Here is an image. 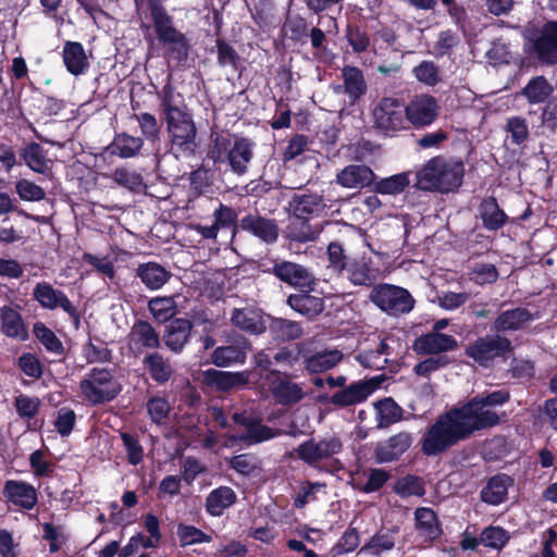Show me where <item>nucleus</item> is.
<instances>
[{
  "mask_svg": "<svg viewBox=\"0 0 557 557\" xmlns=\"http://www.w3.org/2000/svg\"><path fill=\"white\" fill-rule=\"evenodd\" d=\"M383 382L381 376L368 381H359L336 392L331 401L338 407H348L364 401Z\"/></svg>",
  "mask_w": 557,
  "mask_h": 557,
  "instance_id": "11",
  "label": "nucleus"
},
{
  "mask_svg": "<svg viewBox=\"0 0 557 557\" xmlns=\"http://www.w3.org/2000/svg\"><path fill=\"white\" fill-rule=\"evenodd\" d=\"M191 323L186 319L172 321L163 335V341L173 352H181L189 339Z\"/></svg>",
  "mask_w": 557,
  "mask_h": 557,
  "instance_id": "29",
  "label": "nucleus"
},
{
  "mask_svg": "<svg viewBox=\"0 0 557 557\" xmlns=\"http://www.w3.org/2000/svg\"><path fill=\"white\" fill-rule=\"evenodd\" d=\"M394 491L400 497L422 496L424 494L421 480L411 475L399 479L395 483Z\"/></svg>",
  "mask_w": 557,
  "mask_h": 557,
  "instance_id": "56",
  "label": "nucleus"
},
{
  "mask_svg": "<svg viewBox=\"0 0 557 557\" xmlns=\"http://www.w3.org/2000/svg\"><path fill=\"white\" fill-rule=\"evenodd\" d=\"M412 437L407 432L391 436L387 441L379 443L375 447V459L379 463L391 462L398 459L411 445Z\"/></svg>",
  "mask_w": 557,
  "mask_h": 557,
  "instance_id": "21",
  "label": "nucleus"
},
{
  "mask_svg": "<svg viewBox=\"0 0 557 557\" xmlns=\"http://www.w3.org/2000/svg\"><path fill=\"white\" fill-rule=\"evenodd\" d=\"M240 227L267 244H273L278 237L277 223L260 214H248L240 220Z\"/></svg>",
  "mask_w": 557,
  "mask_h": 557,
  "instance_id": "16",
  "label": "nucleus"
},
{
  "mask_svg": "<svg viewBox=\"0 0 557 557\" xmlns=\"http://www.w3.org/2000/svg\"><path fill=\"white\" fill-rule=\"evenodd\" d=\"M132 348H157L160 345L159 335L148 322L135 323L129 333Z\"/></svg>",
  "mask_w": 557,
  "mask_h": 557,
  "instance_id": "36",
  "label": "nucleus"
},
{
  "mask_svg": "<svg viewBox=\"0 0 557 557\" xmlns=\"http://www.w3.org/2000/svg\"><path fill=\"white\" fill-rule=\"evenodd\" d=\"M34 334L37 339L46 347L47 350L61 354L63 345L55 334L42 323H36L34 325Z\"/></svg>",
  "mask_w": 557,
  "mask_h": 557,
  "instance_id": "55",
  "label": "nucleus"
},
{
  "mask_svg": "<svg viewBox=\"0 0 557 557\" xmlns=\"http://www.w3.org/2000/svg\"><path fill=\"white\" fill-rule=\"evenodd\" d=\"M377 426L385 428L401 419V408L392 399L385 398L375 404Z\"/></svg>",
  "mask_w": 557,
  "mask_h": 557,
  "instance_id": "47",
  "label": "nucleus"
},
{
  "mask_svg": "<svg viewBox=\"0 0 557 557\" xmlns=\"http://www.w3.org/2000/svg\"><path fill=\"white\" fill-rule=\"evenodd\" d=\"M453 411L467 437L474 431L495 426L502 420L500 413L488 408L476 396L461 407L453 408Z\"/></svg>",
  "mask_w": 557,
  "mask_h": 557,
  "instance_id": "5",
  "label": "nucleus"
},
{
  "mask_svg": "<svg viewBox=\"0 0 557 557\" xmlns=\"http://www.w3.org/2000/svg\"><path fill=\"white\" fill-rule=\"evenodd\" d=\"M144 363L147 366L151 377L158 383L168 382L174 373L170 359L158 352L146 356Z\"/></svg>",
  "mask_w": 557,
  "mask_h": 557,
  "instance_id": "43",
  "label": "nucleus"
},
{
  "mask_svg": "<svg viewBox=\"0 0 557 557\" xmlns=\"http://www.w3.org/2000/svg\"><path fill=\"white\" fill-rule=\"evenodd\" d=\"M136 275L148 289L158 290L170 280L171 272L157 262H146L137 267Z\"/></svg>",
  "mask_w": 557,
  "mask_h": 557,
  "instance_id": "30",
  "label": "nucleus"
},
{
  "mask_svg": "<svg viewBox=\"0 0 557 557\" xmlns=\"http://www.w3.org/2000/svg\"><path fill=\"white\" fill-rule=\"evenodd\" d=\"M465 438L467 436L450 409L426 429L421 440V451L426 456H437Z\"/></svg>",
  "mask_w": 557,
  "mask_h": 557,
  "instance_id": "3",
  "label": "nucleus"
},
{
  "mask_svg": "<svg viewBox=\"0 0 557 557\" xmlns=\"http://www.w3.org/2000/svg\"><path fill=\"white\" fill-rule=\"evenodd\" d=\"M203 377L208 385L214 386L223 392L244 386L249 381L248 372H225L215 369L205 371Z\"/></svg>",
  "mask_w": 557,
  "mask_h": 557,
  "instance_id": "26",
  "label": "nucleus"
},
{
  "mask_svg": "<svg viewBox=\"0 0 557 557\" xmlns=\"http://www.w3.org/2000/svg\"><path fill=\"white\" fill-rule=\"evenodd\" d=\"M121 438L127 453L128 462L133 466L140 463L144 457V449L138 438L128 433H122Z\"/></svg>",
  "mask_w": 557,
  "mask_h": 557,
  "instance_id": "61",
  "label": "nucleus"
},
{
  "mask_svg": "<svg viewBox=\"0 0 557 557\" xmlns=\"http://www.w3.org/2000/svg\"><path fill=\"white\" fill-rule=\"evenodd\" d=\"M274 275L282 282L301 289H312L315 278L304 265L290 262H276L273 267Z\"/></svg>",
  "mask_w": 557,
  "mask_h": 557,
  "instance_id": "12",
  "label": "nucleus"
},
{
  "mask_svg": "<svg viewBox=\"0 0 557 557\" xmlns=\"http://www.w3.org/2000/svg\"><path fill=\"white\" fill-rule=\"evenodd\" d=\"M511 479L499 474L493 476L481 492L482 500L491 505H499L506 499Z\"/></svg>",
  "mask_w": 557,
  "mask_h": 557,
  "instance_id": "41",
  "label": "nucleus"
},
{
  "mask_svg": "<svg viewBox=\"0 0 557 557\" xmlns=\"http://www.w3.org/2000/svg\"><path fill=\"white\" fill-rule=\"evenodd\" d=\"M416 78L429 86H434L438 82V70L431 61H423L413 69Z\"/></svg>",
  "mask_w": 557,
  "mask_h": 557,
  "instance_id": "62",
  "label": "nucleus"
},
{
  "mask_svg": "<svg viewBox=\"0 0 557 557\" xmlns=\"http://www.w3.org/2000/svg\"><path fill=\"white\" fill-rule=\"evenodd\" d=\"M173 297H154L149 300L148 309L152 317L160 323L171 320L177 312Z\"/></svg>",
  "mask_w": 557,
  "mask_h": 557,
  "instance_id": "45",
  "label": "nucleus"
},
{
  "mask_svg": "<svg viewBox=\"0 0 557 557\" xmlns=\"http://www.w3.org/2000/svg\"><path fill=\"white\" fill-rule=\"evenodd\" d=\"M507 531L499 527H488L482 533L480 541L488 547L500 549L508 541Z\"/></svg>",
  "mask_w": 557,
  "mask_h": 557,
  "instance_id": "59",
  "label": "nucleus"
},
{
  "mask_svg": "<svg viewBox=\"0 0 557 557\" xmlns=\"http://www.w3.org/2000/svg\"><path fill=\"white\" fill-rule=\"evenodd\" d=\"M255 144L245 137L235 138L227 153V162L233 173L243 175L247 172L248 164L253 156Z\"/></svg>",
  "mask_w": 557,
  "mask_h": 557,
  "instance_id": "20",
  "label": "nucleus"
},
{
  "mask_svg": "<svg viewBox=\"0 0 557 557\" xmlns=\"http://www.w3.org/2000/svg\"><path fill=\"white\" fill-rule=\"evenodd\" d=\"M375 178L374 172L369 166L362 164L347 165L336 175V182L341 186L350 189L368 187Z\"/></svg>",
  "mask_w": 557,
  "mask_h": 557,
  "instance_id": "18",
  "label": "nucleus"
},
{
  "mask_svg": "<svg viewBox=\"0 0 557 557\" xmlns=\"http://www.w3.org/2000/svg\"><path fill=\"white\" fill-rule=\"evenodd\" d=\"M553 91L554 87L544 76H535L522 88L521 95L530 104H539L545 102Z\"/></svg>",
  "mask_w": 557,
  "mask_h": 557,
  "instance_id": "40",
  "label": "nucleus"
},
{
  "mask_svg": "<svg viewBox=\"0 0 557 557\" xmlns=\"http://www.w3.org/2000/svg\"><path fill=\"white\" fill-rule=\"evenodd\" d=\"M372 116L374 126L387 136L405 128V108L397 98H382L374 107Z\"/></svg>",
  "mask_w": 557,
  "mask_h": 557,
  "instance_id": "8",
  "label": "nucleus"
},
{
  "mask_svg": "<svg viewBox=\"0 0 557 557\" xmlns=\"http://www.w3.org/2000/svg\"><path fill=\"white\" fill-rule=\"evenodd\" d=\"M506 131L510 134L513 144L520 145L529 136L527 120L521 116H512L507 120Z\"/></svg>",
  "mask_w": 557,
  "mask_h": 557,
  "instance_id": "58",
  "label": "nucleus"
},
{
  "mask_svg": "<svg viewBox=\"0 0 557 557\" xmlns=\"http://www.w3.org/2000/svg\"><path fill=\"white\" fill-rule=\"evenodd\" d=\"M480 216L488 231H497L507 222L506 213L499 208L495 198L484 199L480 205Z\"/></svg>",
  "mask_w": 557,
  "mask_h": 557,
  "instance_id": "37",
  "label": "nucleus"
},
{
  "mask_svg": "<svg viewBox=\"0 0 557 557\" xmlns=\"http://www.w3.org/2000/svg\"><path fill=\"white\" fill-rule=\"evenodd\" d=\"M370 299L389 315L406 314L414 306V299L407 289L391 284H381L374 287Z\"/></svg>",
  "mask_w": 557,
  "mask_h": 557,
  "instance_id": "6",
  "label": "nucleus"
},
{
  "mask_svg": "<svg viewBox=\"0 0 557 557\" xmlns=\"http://www.w3.org/2000/svg\"><path fill=\"white\" fill-rule=\"evenodd\" d=\"M537 57L546 63L557 62V22L547 23L534 41Z\"/></svg>",
  "mask_w": 557,
  "mask_h": 557,
  "instance_id": "24",
  "label": "nucleus"
},
{
  "mask_svg": "<svg viewBox=\"0 0 557 557\" xmlns=\"http://www.w3.org/2000/svg\"><path fill=\"white\" fill-rule=\"evenodd\" d=\"M286 236L295 242L305 243L315 238V233L306 220H296L285 230Z\"/></svg>",
  "mask_w": 557,
  "mask_h": 557,
  "instance_id": "57",
  "label": "nucleus"
},
{
  "mask_svg": "<svg viewBox=\"0 0 557 557\" xmlns=\"http://www.w3.org/2000/svg\"><path fill=\"white\" fill-rule=\"evenodd\" d=\"M343 85L333 86L336 94L344 92L355 103L367 91V83L361 70L356 66H344L342 70Z\"/></svg>",
  "mask_w": 557,
  "mask_h": 557,
  "instance_id": "19",
  "label": "nucleus"
},
{
  "mask_svg": "<svg viewBox=\"0 0 557 557\" xmlns=\"http://www.w3.org/2000/svg\"><path fill=\"white\" fill-rule=\"evenodd\" d=\"M110 178L117 185L125 187L132 191H139L144 186L143 177L136 171L117 168L115 169Z\"/></svg>",
  "mask_w": 557,
  "mask_h": 557,
  "instance_id": "51",
  "label": "nucleus"
},
{
  "mask_svg": "<svg viewBox=\"0 0 557 557\" xmlns=\"http://www.w3.org/2000/svg\"><path fill=\"white\" fill-rule=\"evenodd\" d=\"M1 330L12 338L25 341L27 338V330L22 320L21 314L11 307H3L0 313Z\"/></svg>",
  "mask_w": 557,
  "mask_h": 557,
  "instance_id": "35",
  "label": "nucleus"
},
{
  "mask_svg": "<svg viewBox=\"0 0 557 557\" xmlns=\"http://www.w3.org/2000/svg\"><path fill=\"white\" fill-rule=\"evenodd\" d=\"M414 519L417 530L425 539L433 540L441 534V528L436 513L431 508H418L414 511Z\"/></svg>",
  "mask_w": 557,
  "mask_h": 557,
  "instance_id": "42",
  "label": "nucleus"
},
{
  "mask_svg": "<svg viewBox=\"0 0 557 557\" xmlns=\"http://www.w3.org/2000/svg\"><path fill=\"white\" fill-rule=\"evenodd\" d=\"M143 144L141 138L123 133L114 138L112 153L121 158H132L140 151Z\"/></svg>",
  "mask_w": 557,
  "mask_h": 557,
  "instance_id": "48",
  "label": "nucleus"
},
{
  "mask_svg": "<svg viewBox=\"0 0 557 557\" xmlns=\"http://www.w3.org/2000/svg\"><path fill=\"white\" fill-rule=\"evenodd\" d=\"M250 349V343L245 337L238 336L232 344L215 348L211 355V359L216 367L221 368H226L235 363L243 364Z\"/></svg>",
  "mask_w": 557,
  "mask_h": 557,
  "instance_id": "13",
  "label": "nucleus"
},
{
  "mask_svg": "<svg viewBox=\"0 0 557 557\" xmlns=\"http://www.w3.org/2000/svg\"><path fill=\"white\" fill-rule=\"evenodd\" d=\"M345 270L347 278L357 286H371L377 280V269L363 257L350 260Z\"/></svg>",
  "mask_w": 557,
  "mask_h": 557,
  "instance_id": "27",
  "label": "nucleus"
},
{
  "mask_svg": "<svg viewBox=\"0 0 557 557\" xmlns=\"http://www.w3.org/2000/svg\"><path fill=\"white\" fill-rule=\"evenodd\" d=\"M359 543L360 537L358 531L354 528H349L334 545L333 552L335 555L348 554L354 552L359 546Z\"/></svg>",
  "mask_w": 557,
  "mask_h": 557,
  "instance_id": "60",
  "label": "nucleus"
},
{
  "mask_svg": "<svg viewBox=\"0 0 557 557\" xmlns=\"http://www.w3.org/2000/svg\"><path fill=\"white\" fill-rule=\"evenodd\" d=\"M40 400L36 397L20 395L15 398V408L21 418L32 419L36 416Z\"/></svg>",
  "mask_w": 557,
  "mask_h": 557,
  "instance_id": "64",
  "label": "nucleus"
},
{
  "mask_svg": "<svg viewBox=\"0 0 557 557\" xmlns=\"http://www.w3.org/2000/svg\"><path fill=\"white\" fill-rule=\"evenodd\" d=\"M465 164L457 158L434 157L417 173V186L423 190L449 193L462 183Z\"/></svg>",
  "mask_w": 557,
  "mask_h": 557,
  "instance_id": "2",
  "label": "nucleus"
},
{
  "mask_svg": "<svg viewBox=\"0 0 557 557\" xmlns=\"http://www.w3.org/2000/svg\"><path fill=\"white\" fill-rule=\"evenodd\" d=\"M404 108L406 120L414 128L431 125L437 119L440 112L436 99L430 95H417Z\"/></svg>",
  "mask_w": 557,
  "mask_h": 557,
  "instance_id": "10",
  "label": "nucleus"
},
{
  "mask_svg": "<svg viewBox=\"0 0 557 557\" xmlns=\"http://www.w3.org/2000/svg\"><path fill=\"white\" fill-rule=\"evenodd\" d=\"M534 319L533 314L525 308H515L502 312L493 324L496 332H509L523 327Z\"/></svg>",
  "mask_w": 557,
  "mask_h": 557,
  "instance_id": "31",
  "label": "nucleus"
},
{
  "mask_svg": "<svg viewBox=\"0 0 557 557\" xmlns=\"http://www.w3.org/2000/svg\"><path fill=\"white\" fill-rule=\"evenodd\" d=\"M63 61L66 70L73 75H81L89 66L88 58L82 44L67 41L63 47Z\"/></svg>",
  "mask_w": 557,
  "mask_h": 557,
  "instance_id": "32",
  "label": "nucleus"
},
{
  "mask_svg": "<svg viewBox=\"0 0 557 557\" xmlns=\"http://www.w3.org/2000/svg\"><path fill=\"white\" fill-rule=\"evenodd\" d=\"M287 304L293 310L309 319L317 317L324 309L323 299L310 294L290 295Z\"/></svg>",
  "mask_w": 557,
  "mask_h": 557,
  "instance_id": "34",
  "label": "nucleus"
},
{
  "mask_svg": "<svg viewBox=\"0 0 557 557\" xmlns=\"http://www.w3.org/2000/svg\"><path fill=\"white\" fill-rule=\"evenodd\" d=\"M280 434V430L271 429L262 424L259 420H253V422L249 424V429L247 430V432L240 435L231 434L226 436L224 445L232 446L237 442H244L247 445H253L272 440L278 436Z\"/></svg>",
  "mask_w": 557,
  "mask_h": 557,
  "instance_id": "25",
  "label": "nucleus"
},
{
  "mask_svg": "<svg viewBox=\"0 0 557 557\" xmlns=\"http://www.w3.org/2000/svg\"><path fill=\"white\" fill-rule=\"evenodd\" d=\"M394 545V536L389 532L377 533L360 548L359 554L380 556L383 552L391 550Z\"/></svg>",
  "mask_w": 557,
  "mask_h": 557,
  "instance_id": "50",
  "label": "nucleus"
},
{
  "mask_svg": "<svg viewBox=\"0 0 557 557\" xmlns=\"http://www.w3.org/2000/svg\"><path fill=\"white\" fill-rule=\"evenodd\" d=\"M3 496L15 506L30 510L37 504L36 488L26 482L9 480L4 484Z\"/></svg>",
  "mask_w": 557,
  "mask_h": 557,
  "instance_id": "17",
  "label": "nucleus"
},
{
  "mask_svg": "<svg viewBox=\"0 0 557 557\" xmlns=\"http://www.w3.org/2000/svg\"><path fill=\"white\" fill-rule=\"evenodd\" d=\"M15 190L24 201H40L46 197L42 187L26 178H21L15 183Z\"/></svg>",
  "mask_w": 557,
  "mask_h": 557,
  "instance_id": "54",
  "label": "nucleus"
},
{
  "mask_svg": "<svg viewBox=\"0 0 557 557\" xmlns=\"http://www.w3.org/2000/svg\"><path fill=\"white\" fill-rule=\"evenodd\" d=\"M364 482H358L357 487L363 493H372L380 490L391 478V474L383 469H371L363 473Z\"/></svg>",
  "mask_w": 557,
  "mask_h": 557,
  "instance_id": "53",
  "label": "nucleus"
},
{
  "mask_svg": "<svg viewBox=\"0 0 557 557\" xmlns=\"http://www.w3.org/2000/svg\"><path fill=\"white\" fill-rule=\"evenodd\" d=\"M389 355V346L386 339H381L374 348L361 350L355 359L364 369L381 370L387 363Z\"/></svg>",
  "mask_w": 557,
  "mask_h": 557,
  "instance_id": "33",
  "label": "nucleus"
},
{
  "mask_svg": "<svg viewBox=\"0 0 557 557\" xmlns=\"http://www.w3.org/2000/svg\"><path fill=\"white\" fill-rule=\"evenodd\" d=\"M324 209L323 199L317 194H296L288 203L289 212L298 220H307L310 215L320 214Z\"/></svg>",
  "mask_w": 557,
  "mask_h": 557,
  "instance_id": "22",
  "label": "nucleus"
},
{
  "mask_svg": "<svg viewBox=\"0 0 557 557\" xmlns=\"http://www.w3.org/2000/svg\"><path fill=\"white\" fill-rule=\"evenodd\" d=\"M159 39L168 46L169 50L176 53L177 58L187 55V41L185 36L177 32L174 27L165 30L159 36Z\"/></svg>",
  "mask_w": 557,
  "mask_h": 557,
  "instance_id": "52",
  "label": "nucleus"
},
{
  "mask_svg": "<svg viewBox=\"0 0 557 557\" xmlns=\"http://www.w3.org/2000/svg\"><path fill=\"white\" fill-rule=\"evenodd\" d=\"M235 502V492L228 486H220L209 493L206 499L207 511L211 516H221Z\"/></svg>",
  "mask_w": 557,
  "mask_h": 557,
  "instance_id": "38",
  "label": "nucleus"
},
{
  "mask_svg": "<svg viewBox=\"0 0 557 557\" xmlns=\"http://www.w3.org/2000/svg\"><path fill=\"white\" fill-rule=\"evenodd\" d=\"M343 449V443L336 435L309 438L295 448L296 456L311 467H318L323 460L331 459Z\"/></svg>",
  "mask_w": 557,
  "mask_h": 557,
  "instance_id": "7",
  "label": "nucleus"
},
{
  "mask_svg": "<svg viewBox=\"0 0 557 557\" xmlns=\"http://www.w3.org/2000/svg\"><path fill=\"white\" fill-rule=\"evenodd\" d=\"M272 395L281 405H294L305 397L302 386L290 380L282 379L272 386Z\"/></svg>",
  "mask_w": 557,
  "mask_h": 557,
  "instance_id": "39",
  "label": "nucleus"
},
{
  "mask_svg": "<svg viewBox=\"0 0 557 557\" xmlns=\"http://www.w3.org/2000/svg\"><path fill=\"white\" fill-rule=\"evenodd\" d=\"M344 355L338 349H324L314 354H304V367L309 373H322L342 362Z\"/></svg>",
  "mask_w": 557,
  "mask_h": 557,
  "instance_id": "23",
  "label": "nucleus"
},
{
  "mask_svg": "<svg viewBox=\"0 0 557 557\" xmlns=\"http://www.w3.org/2000/svg\"><path fill=\"white\" fill-rule=\"evenodd\" d=\"M410 184L409 173L401 172L377 181L374 191L382 195H398Z\"/></svg>",
  "mask_w": 557,
  "mask_h": 557,
  "instance_id": "46",
  "label": "nucleus"
},
{
  "mask_svg": "<svg viewBox=\"0 0 557 557\" xmlns=\"http://www.w3.org/2000/svg\"><path fill=\"white\" fill-rule=\"evenodd\" d=\"M25 163L36 173L45 174L48 170V161L44 149L38 144L28 145L22 154Z\"/></svg>",
  "mask_w": 557,
  "mask_h": 557,
  "instance_id": "49",
  "label": "nucleus"
},
{
  "mask_svg": "<svg viewBox=\"0 0 557 557\" xmlns=\"http://www.w3.org/2000/svg\"><path fill=\"white\" fill-rule=\"evenodd\" d=\"M161 99L173 153L176 158L193 157L197 148V129L191 116L185 110L182 95L175 92L171 85H165Z\"/></svg>",
  "mask_w": 557,
  "mask_h": 557,
  "instance_id": "1",
  "label": "nucleus"
},
{
  "mask_svg": "<svg viewBox=\"0 0 557 557\" xmlns=\"http://www.w3.org/2000/svg\"><path fill=\"white\" fill-rule=\"evenodd\" d=\"M34 298L46 309L62 308L66 313L74 317L76 308L69 300L66 295L58 289H54L46 282L38 283L33 292Z\"/></svg>",
  "mask_w": 557,
  "mask_h": 557,
  "instance_id": "14",
  "label": "nucleus"
},
{
  "mask_svg": "<svg viewBox=\"0 0 557 557\" xmlns=\"http://www.w3.org/2000/svg\"><path fill=\"white\" fill-rule=\"evenodd\" d=\"M231 321L242 331L256 335L263 333L267 329L261 311L253 308L234 309Z\"/></svg>",
  "mask_w": 557,
  "mask_h": 557,
  "instance_id": "28",
  "label": "nucleus"
},
{
  "mask_svg": "<svg viewBox=\"0 0 557 557\" xmlns=\"http://www.w3.org/2000/svg\"><path fill=\"white\" fill-rule=\"evenodd\" d=\"M511 349V342L508 338L499 335H486L469 345L466 354L479 364L487 367L493 359L506 355Z\"/></svg>",
  "mask_w": 557,
  "mask_h": 557,
  "instance_id": "9",
  "label": "nucleus"
},
{
  "mask_svg": "<svg viewBox=\"0 0 557 557\" xmlns=\"http://www.w3.org/2000/svg\"><path fill=\"white\" fill-rule=\"evenodd\" d=\"M270 331L275 338L286 342L298 339L302 336V327L298 322L276 318L270 324Z\"/></svg>",
  "mask_w": 557,
  "mask_h": 557,
  "instance_id": "44",
  "label": "nucleus"
},
{
  "mask_svg": "<svg viewBox=\"0 0 557 557\" xmlns=\"http://www.w3.org/2000/svg\"><path fill=\"white\" fill-rule=\"evenodd\" d=\"M457 345L456 338L451 335L430 332L414 341L413 350L420 355H438L454 350Z\"/></svg>",
  "mask_w": 557,
  "mask_h": 557,
  "instance_id": "15",
  "label": "nucleus"
},
{
  "mask_svg": "<svg viewBox=\"0 0 557 557\" xmlns=\"http://www.w3.org/2000/svg\"><path fill=\"white\" fill-rule=\"evenodd\" d=\"M79 391L85 400L99 405L114 399L122 387L112 370L94 368L81 381Z\"/></svg>",
  "mask_w": 557,
  "mask_h": 557,
  "instance_id": "4",
  "label": "nucleus"
},
{
  "mask_svg": "<svg viewBox=\"0 0 557 557\" xmlns=\"http://www.w3.org/2000/svg\"><path fill=\"white\" fill-rule=\"evenodd\" d=\"M147 410L151 420L157 424H161L168 418L170 405L166 399L154 397L147 403Z\"/></svg>",
  "mask_w": 557,
  "mask_h": 557,
  "instance_id": "63",
  "label": "nucleus"
}]
</instances>
